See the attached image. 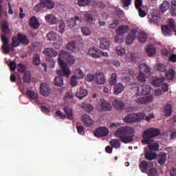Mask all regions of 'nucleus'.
Listing matches in <instances>:
<instances>
[{
  "instance_id": "a878e982",
  "label": "nucleus",
  "mask_w": 176,
  "mask_h": 176,
  "mask_svg": "<svg viewBox=\"0 0 176 176\" xmlns=\"http://www.w3.org/2000/svg\"><path fill=\"white\" fill-rule=\"evenodd\" d=\"M157 160L160 164H164L167 160V155L164 153H160L159 155H157Z\"/></svg>"
},
{
  "instance_id": "423d86ee",
  "label": "nucleus",
  "mask_w": 176,
  "mask_h": 176,
  "mask_svg": "<svg viewBox=\"0 0 176 176\" xmlns=\"http://www.w3.org/2000/svg\"><path fill=\"white\" fill-rule=\"evenodd\" d=\"M144 113L140 112L127 115L124 117L123 120L124 123H138V122H141V120H144Z\"/></svg>"
},
{
  "instance_id": "0eeeda50",
  "label": "nucleus",
  "mask_w": 176,
  "mask_h": 176,
  "mask_svg": "<svg viewBox=\"0 0 176 176\" xmlns=\"http://www.w3.org/2000/svg\"><path fill=\"white\" fill-rule=\"evenodd\" d=\"M47 39L50 41H54L56 49H58L63 45V38L57 36L54 32H50L47 34Z\"/></svg>"
},
{
  "instance_id": "7c9ffc66",
  "label": "nucleus",
  "mask_w": 176,
  "mask_h": 176,
  "mask_svg": "<svg viewBox=\"0 0 176 176\" xmlns=\"http://www.w3.org/2000/svg\"><path fill=\"white\" fill-rule=\"evenodd\" d=\"M88 91L87 89L80 88V90L77 91L76 96L80 100H82L83 97H86L87 96Z\"/></svg>"
},
{
  "instance_id": "8fccbe9b",
  "label": "nucleus",
  "mask_w": 176,
  "mask_h": 176,
  "mask_svg": "<svg viewBox=\"0 0 176 176\" xmlns=\"http://www.w3.org/2000/svg\"><path fill=\"white\" fill-rule=\"evenodd\" d=\"M11 45L12 46H13V47H17V46H19L20 40L19 39V37H16V36L12 37V41Z\"/></svg>"
},
{
  "instance_id": "c03bdc74",
  "label": "nucleus",
  "mask_w": 176,
  "mask_h": 176,
  "mask_svg": "<svg viewBox=\"0 0 176 176\" xmlns=\"http://www.w3.org/2000/svg\"><path fill=\"white\" fill-rule=\"evenodd\" d=\"M23 74V82H25V83H30V81L31 80V76L30 75V72L26 71Z\"/></svg>"
},
{
  "instance_id": "dca6fc26",
  "label": "nucleus",
  "mask_w": 176,
  "mask_h": 176,
  "mask_svg": "<svg viewBox=\"0 0 176 176\" xmlns=\"http://www.w3.org/2000/svg\"><path fill=\"white\" fill-rule=\"evenodd\" d=\"M135 35H137V30H132L131 32L129 33L126 38L125 40V43L126 45H131L135 40Z\"/></svg>"
},
{
  "instance_id": "13d9d810",
  "label": "nucleus",
  "mask_w": 176,
  "mask_h": 176,
  "mask_svg": "<svg viewBox=\"0 0 176 176\" xmlns=\"http://www.w3.org/2000/svg\"><path fill=\"white\" fill-rule=\"evenodd\" d=\"M81 31H82L83 35H86L87 36L90 35V34H91L90 29H89V28H87V27L82 28Z\"/></svg>"
},
{
  "instance_id": "20e7f679",
  "label": "nucleus",
  "mask_w": 176,
  "mask_h": 176,
  "mask_svg": "<svg viewBox=\"0 0 176 176\" xmlns=\"http://www.w3.org/2000/svg\"><path fill=\"white\" fill-rule=\"evenodd\" d=\"M139 69L140 72L137 76L138 80L144 83L146 82V78L151 75V68L146 64L142 63L139 65Z\"/></svg>"
},
{
  "instance_id": "39448f33",
  "label": "nucleus",
  "mask_w": 176,
  "mask_h": 176,
  "mask_svg": "<svg viewBox=\"0 0 176 176\" xmlns=\"http://www.w3.org/2000/svg\"><path fill=\"white\" fill-rule=\"evenodd\" d=\"M56 3L50 0H40V3L34 6L35 12H43V9L49 10L54 9Z\"/></svg>"
},
{
  "instance_id": "412c9836",
  "label": "nucleus",
  "mask_w": 176,
  "mask_h": 176,
  "mask_svg": "<svg viewBox=\"0 0 176 176\" xmlns=\"http://www.w3.org/2000/svg\"><path fill=\"white\" fill-rule=\"evenodd\" d=\"M88 54L93 57V58H100V50L91 47L89 50Z\"/></svg>"
},
{
  "instance_id": "338daca9",
  "label": "nucleus",
  "mask_w": 176,
  "mask_h": 176,
  "mask_svg": "<svg viewBox=\"0 0 176 176\" xmlns=\"http://www.w3.org/2000/svg\"><path fill=\"white\" fill-rule=\"evenodd\" d=\"M56 116H58V118H60V119H65V114H63V112H61L60 111H56Z\"/></svg>"
},
{
  "instance_id": "9d476101",
  "label": "nucleus",
  "mask_w": 176,
  "mask_h": 176,
  "mask_svg": "<svg viewBox=\"0 0 176 176\" xmlns=\"http://www.w3.org/2000/svg\"><path fill=\"white\" fill-rule=\"evenodd\" d=\"M1 42L3 43L2 49L4 54H9L10 53V46L9 45V39L5 35L1 36Z\"/></svg>"
},
{
  "instance_id": "b1692460",
  "label": "nucleus",
  "mask_w": 176,
  "mask_h": 176,
  "mask_svg": "<svg viewBox=\"0 0 176 176\" xmlns=\"http://www.w3.org/2000/svg\"><path fill=\"white\" fill-rule=\"evenodd\" d=\"M113 105L117 109V111H123L124 109L125 104L121 100H116L113 102Z\"/></svg>"
},
{
  "instance_id": "680f3d73",
  "label": "nucleus",
  "mask_w": 176,
  "mask_h": 176,
  "mask_svg": "<svg viewBox=\"0 0 176 176\" xmlns=\"http://www.w3.org/2000/svg\"><path fill=\"white\" fill-rule=\"evenodd\" d=\"M84 109L86 112H90L94 109V107L90 104H87L84 106Z\"/></svg>"
},
{
  "instance_id": "2f4dec72",
  "label": "nucleus",
  "mask_w": 176,
  "mask_h": 176,
  "mask_svg": "<svg viewBox=\"0 0 176 176\" xmlns=\"http://www.w3.org/2000/svg\"><path fill=\"white\" fill-rule=\"evenodd\" d=\"M83 19L85 21H87L89 24L93 23V21H94V18L93 17V15L91 14L85 12L83 14Z\"/></svg>"
},
{
  "instance_id": "3c124183",
  "label": "nucleus",
  "mask_w": 176,
  "mask_h": 176,
  "mask_svg": "<svg viewBox=\"0 0 176 176\" xmlns=\"http://www.w3.org/2000/svg\"><path fill=\"white\" fill-rule=\"evenodd\" d=\"M146 174H148V176H157V170L156 168L151 167Z\"/></svg>"
},
{
  "instance_id": "6e6552de",
  "label": "nucleus",
  "mask_w": 176,
  "mask_h": 176,
  "mask_svg": "<svg viewBox=\"0 0 176 176\" xmlns=\"http://www.w3.org/2000/svg\"><path fill=\"white\" fill-rule=\"evenodd\" d=\"M52 89H50V86L47 82H41L40 85V94L43 97H48L50 94Z\"/></svg>"
},
{
  "instance_id": "bb28decb",
  "label": "nucleus",
  "mask_w": 176,
  "mask_h": 176,
  "mask_svg": "<svg viewBox=\"0 0 176 176\" xmlns=\"http://www.w3.org/2000/svg\"><path fill=\"white\" fill-rule=\"evenodd\" d=\"M148 21L151 24H157L160 21V16L155 14L148 15Z\"/></svg>"
},
{
  "instance_id": "6ab92c4d",
  "label": "nucleus",
  "mask_w": 176,
  "mask_h": 176,
  "mask_svg": "<svg viewBox=\"0 0 176 176\" xmlns=\"http://www.w3.org/2000/svg\"><path fill=\"white\" fill-rule=\"evenodd\" d=\"M43 54L47 57H56L57 56V51L53 48H44Z\"/></svg>"
},
{
  "instance_id": "f8f14e48",
  "label": "nucleus",
  "mask_w": 176,
  "mask_h": 176,
  "mask_svg": "<svg viewBox=\"0 0 176 176\" xmlns=\"http://www.w3.org/2000/svg\"><path fill=\"white\" fill-rule=\"evenodd\" d=\"M151 89L152 87H151V85H144L138 88V91L139 94H141L142 96H146L151 93Z\"/></svg>"
},
{
  "instance_id": "4d7b16f0",
  "label": "nucleus",
  "mask_w": 176,
  "mask_h": 176,
  "mask_svg": "<svg viewBox=\"0 0 176 176\" xmlns=\"http://www.w3.org/2000/svg\"><path fill=\"white\" fill-rule=\"evenodd\" d=\"M8 66L10 67L11 71H14V69H16V68L17 67V63H16V62L14 61L10 60Z\"/></svg>"
},
{
  "instance_id": "e433bc0d",
  "label": "nucleus",
  "mask_w": 176,
  "mask_h": 176,
  "mask_svg": "<svg viewBox=\"0 0 176 176\" xmlns=\"http://www.w3.org/2000/svg\"><path fill=\"white\" fill-rule=\"evenodd\" d=\"M146 53L149 56H155V54H156V50L155 49V47H153V46L148 45L146 50Z\"/></svg>"
},
{
  "instance_id": "4be33fe9",
  "label": "nucleus",
  "mask_w": 176,
  "mask_h": 176,
  "mask_svg": "<svg viewBox=\"0 0 176 176\" xmlns=\"http://www.w3.org/2000/svg\"><path fill=\"white\" fill-rule=\"evenodd\" d=\"M111 41H108L107 38L100 39V44L99 47L100 49H102V50H107V49H109Z\"/></svg>"
},
{
  "instance_id": "a18cd8bd",
  "label": "nucleus",
  "mask_w": 176,
  "mask_h": 176,
  "mask_svg": "<svg viewBox=\"0 0 176 176\" xmlns=\"http://www.w3.org/2000/svg\"><path fill=\"white\" fill-rule=\"evenodd\" d=\"M110 144L116 149H118V148H120V141H119V140H118V139H114V140L110 141Z\"/></svg>"
},
{
  "instance_id": "f257e3e1",
  "label": "nucleus",
  "mask_w": 176,
  "mask_h": 176,
  "mask_svg": "<svg viewBox=\"0 0 176 176\" xmlns=\"http://www.w3.org/2000/svg\"><path fill=\"white\" fill-rule=\"evenodd\" d=\"M64 60L67 61L68 65ZM58 63L60 69L57 71V74L59 76L55 77L54 83L55 86L61 87L64 83V79L61 76H67V78L69 76L71 70H69L68 65H72V64L75 63V58L66 51H60L58 58Z\"/></svg>"
},
{
  "instance_id": "864d4df0",
  "label": "nucleus",
  "mask_w": 176,
  "mask_h": 176,
  "mask_svg": "<svg viewBox=\"0 0 176 176\" xmlns=\"http://www.w3.org/2000/svg\"><path fill=\"white\" fill-rule=\"evenodd\" d=\"M17 70L19 71V72H21L22 74H24L25 72H27V71H25L26 68L25 67V65L21 64V63H19L17 67Z\"/></svg>"
},
{
  "instance_id": "49530a36",
  "label": "nucleus",
  "mask_w": 176,
  "mask_h": 176,
  "mask_svg": "<svg viewBox=\"0 0 176 176\" xmlns=\"http://www.w3.org/2000/svg\"><path fill=\"white\" fill-rule=\"evenodd\" d=\"M170 14L173 16H176V1L171 2Z\"/></svg>"
},
{
  "instance_id": "f3484780",
  "label": "nucleus",
  "mask_w": 176,
  "mask_h": 176,
  "mask_svg": "<svg viewBox=\"0 0 176 176\" xmlns=\"http://www.w3.org/2000/svg\"><path fill=\"white\" fill-rule=\"evenodd\" d=\"M105 75L104 73H96L95 74V82L98 85H104L105 83Z\"/></svg>"
},
{
  "instance_id": "a211bd4d",
  "label": "nucleus",
  "mask_w": 176,
  "mask_h": 176,
  "mask_svg": "<svg viewBox=\"0 0 176 176\" xmlns=\"http://www.w3.org/2000/svg\"><path fill=\"white\" fill-rule=\"evenodd\" d=\"M82 23V19H80L78 16H76L74 18H71L67 21V24L68 27L70 28H74L76 25V22Z\"/></svg>"
},
{
  "instance_id": "1a4fd4ad",
  "label": "nucleus",
  "mask_w": 176,
  "mask_h": 176,
  "mask_svg": "<svg viewBox=\"0 0 176 176\" xmlns=\"http://www.w3.org/2000/svg\"><path fill=\"white\" fill-rule=\"evenodd\" d=\"M153 167V163L151 162H146L145 160H143L140 164V168L142 173H144L146 174L148 171H149L150 168H152Z\"/></svg>"
},
{
  "instance_id": "69168bd1",
  "label": "nucleus",
  "mask_w": 176,
  "mask_h": 176,
  "mask_svg": "<svg viewBox=\"0 0 176 176\" xmlns=\"http://www.w3.org/2000/svg\"><path fill=\"white\" fill-rule=\"evenodd\" d=\"M76 72L78 75V76L79 79H83V78H85V74L83 72H82V70L78 69L76 71Z\"/></svg>"
},
{
  "instance_id": "58836bf2",
  "label": "nucleus",
  "mask_w": 176,
  "mask_h": 176,
  "mask_svg": "<svg viewBox=\"0 0 176 176\" xmlns=\"http://www.w3.org/2000/svg\"><path fill=\"white\" fill-rule=\"evenodd\" d=\"M1 28L4 34H9V32H10V30H9V25H8V22L6 21L1 22Z\"/></svg>"
},
{
  "instance_id": "4468645a",
  "label": "nucleus",
  "mask_w": 176,
  "mask_h": 176,
  "mask_svg": "<svg viewBox=\"0 0 176 176\" xmlns=\"http://www.w3.org/2000/svg\"><path fill=\"white\" fill-rule=\"evenodd\" d=\"M45 20L46 23H47L50 25H53L58 21V19H57V17H56V16H54V14H48L45 15Z\"/></svg>"
},
{
  "instance_id": "0e129e2a",
  "label": "nucleus",
  "mask_w": 176,
  "mask_h": 176,
  "mask_svg": "<svg viewBox=\"0 0 176 176\" xmlns=\"http://www.w3.org/2000/svg\"><path fill=\"white\" fill-rule=\"evenodd\" d=\"M142 6V0H135V7L137 10L141 9Z\"/></svg>"
},
{
  "instance_id": "e2e57ef3",
  "label": "nucleus",
  "mask_w": 176,
  "mask_h": 176,
  "mask_svg": "<svg viewBox=\"0 0 176 176\" xmlns=\"http://www.w3.org/2000/svg\"><path fill=\"white\" fill-rule=\"evenodd\" d=\"M77 133L80 134V135H85V129L82 126H76Z\"/></svg>"
},
{
  "instance_id": "6e6d98bb",
  "label": "nucleus",
  "mask_w": 176,
  "mask_h": 176,
  "mask_svg": "<svg viewBox=\"0 0 176 176\" xmlns=\"http://www.w3.org/2000/svg\"><path fill=\"white\" fill-rule=\"evenodd\" d=\"M76 47L75 41H72L67 45V50L74 51Z\"/></svg>"
},
{
  "instance_id": "bf43d9fd",
  "label": "nucleus",
  "mask_w": 176,
  "mask_h": 176,
  "mask_svg": "<svg viewBox=\"0 0 176 176\" xmlns=\"http://www.w3.org/2000/svg\"><path fill=\"white\" fill-rule=\"evenodd\" d=\"M95 78L96 75L94 76L91 74H89L87 75L85 80H87V82H93V80H95Z\"/></svg>"
},
{
  "instance_id": "37998d69",
  "label": "nucleus",
  "mask_w": 176,
  "mask_h": 176,
  "mask_svg": "<svg viewBox=\"0 0 176 176\" xmlns=\"http://www.w3.org/2000/svg\"><path fill=\"white\" fill-rule=\"evenodd\" d=\"M20 43H28V38L23 34H18Z\"/></svg>"
},
{
  "instance_id": "5701e85b",
  "label": "nucleus",
  "mask_w": 176,
  "mask_h": 176,
  "mask_svg": "<svg viewBox=\"0 0 176 176\" xmlns=\"http://www.w3.org/2000/svg\"><path fill=\"white\" fill-rule=\"evenodd\" d=\"M56 24V30L63 34L65 32V23L63 20H58Z\"/></svg>"
},
{
  "instance_id": "7ed1b4c3",
  "label": "nucleus",
  "mask_w": 176,
  "mask_h": 176,
  "mask_svg": "<svg viewBox=\"0 0 176 176\" xmlns=\"http://www.w3.org/2000/svg\"><path fill=\"white\" fill-rule=\"evenodd\" d=\"M160 134V131L157 129H149L143 132V140L142 141V144H146L148 145H151L152 142H153V140H151L150 138H153L155 137H157Z\"/></svg>"
},
{
  "instance_id": "c85d7f7f",
  "label": "nucleus",
  "mask_w": 176,
  "mask_h": 176,
  "mask_svg": "<svg viewBox=\"0 0 176 176\" xmlns=\"http://www.w3.org/2000/svg\"><path fill=\"white\" fill-rule=\"evenodd\" d=\"M164 116L165 118H169L173 114V107L170 104H166L164 107Z\"/></svg>"
},
{
  "instance_id": "cd10ccee",
  "label": "nucleus",
  "mask_w": 176,
  "mask_h": 176,
  "mask_svg": "<svg viewBox=\"0 0 176 176\" xmlns=\"http://www.w3.org/2000/svg\"><path fill=\"white\" fill-rule=\"evenodd\" d=\"M129 28L127 25H120L117 29V35H124L129 31Z\"/></svg>"
},
{
  "instance_id": "09e8293b",
  "label": "nucleus",
  "mask_w": 176,
  "mask_h": 176,
  "mask_svg": "<svg viewBox=\"0 0 176 176\" xmlns=\"http://www.w3.org/2000/svg\"><path fill=\"white\" fill-rule=\"evenodd\" d=\"M148 149L150 151H154L156 152V151H159V143H152L148 145Z\"/></svg>"
},
{
  "instance_id": "ddd939ff",
  "label": "nucleus",
  "mask_w": 176,
  "mask_h": 176,
  "mask_svg": "<svg viewBox=\"0 0 176 176\" xmlns=\"http://www.w3.org/2000/svg\"><path fill=\"white\" fill-rule=\"evenodd\" d=\"M152 101H153V96L141 97L136 100L137 104H151Z\"/></svg>"
},
{
  "instance_id": "de8ad7c7",
  "label": "nucleus",
  "mask_w": 176,
  "mask_h": 176,
  "mask_svg": "<svg viewBox=\"0 0 176 176\" xmlns=\"http://www.w3.org/2000/svg\"><path fill=\"white\" fill-rule=\"evenodd\" d=\"M118 79V76H116V73H113L110 77L109 83L111 85V86H113V85L116 84Z\"/></svg>"
},
{
  "instance_id": "72a5a7b5",
  "label": "nucleus",
  "mask_w": 176,
  "mask_h": 176,
  "mask_svg": "<svg viewBox=\"0 0 176 176\" xmlns=\"http://www.w3.org/2000/svg\"><path fill=\"white\" fill-rule=\"evenodd\" d=\"M147 38L148 36L146 35V33L144 32H140L138 34V39L140 43H145V42H146Z\"/></svg>"
},
{
  "instance_id": "603ef678",
  "label": "nucleus",
  "mask_w": 176,
  "mask_h": 176,
  "mask_svg": "<svg viewBox=\"0 0 176 176\" xmlns=\"http://www.w3.org/2000/svg\"><path fill=\"white\" fill-rule=\"evenodd\" d=\"M90 3V0H78L77 5L80 7L87 6Z\"/></svg>"
},
{
  "instance_id": "393cba45",
  "label": "nucleus",
  "mask_w": 176,
  "mask_h": 176,
  "mask_svg": "<svg viewBox=\"0 0 176 176\" xmlns=\"http://www.w3.org/2000/svg\"><path fill=\"white\" fill-rule=\"evenodd\" d=\"M82 122L86 127H91V126H93V120L90 118V116L86 114L82 116Z\"/></svg>"
},
{
  "instance_id": "774afa93",
  "label": "nucleus",
  "mask_w": 176,
  "mask_h": 176,
  "mask_svg": "<svg viewBox=\"0 0 176 176\" xmlns=\"http://www.w3.org/2000/svg\"><path fill=\"white\" fill-rule=\"evenodd\" d=\"M169 60L172 63H176V54H172L169 56Z\"/></svg>"
},
{
  "instance_id": "052dcab7",
  "label": "nucleus",
  "mask_w": 176,
  "mask_h": 176,
  "mask_svg": "<svg viewBox=\"0 0 176 176\" xmlns=\"http://www.w3.org/2000/svg\"><path fill=\"white\" fill-rule=\"evenodd\" d=\"M166 69H167V67L164 64H160L157 68V70L160 71V72H164Z\"/></svg>"
},
{
  "instance_id": "473e14b6",
  "label": "nucleus",
  "mask_w": 176,
  "mask_h": 176,
  "mask_svg": "<svg viewBox=\"0 0 176 176\" xmlns=\"http://www.w3.org/2000/svg\"><path fill=\"white\" fill-rule=\"evenodd\" d=\"M101 108L103 111H111L112 106L108 102L104 100L101 102Z\"/></svg>"
},
{
  "instance_id": "79ce46f5",
  "label": "nucleus",
  "mask_w": 176,
  "mask_h": 176,
  "mask_svg": "<svg viewBox=\"0 0 176 176\" xmlns=\"http://www.w3.org/2000/svg\"><path fill=\"white\" fill-rule=\"evenodd\" d=\"M116 52L118 56H124V54L126 53V50H124V48L121 46H118L116 48Z\"/></svg>"
},
{
  "instance_id": "4c0bfd02",
  "label": "nucleus",
  "mask_w": 176,
  "mask_h": 176,
  "mask_svg": "<svg viewBox=\"0 0 176 176\" xmlns=\"http://www.w3.org/2000/svg\"><path fill=\"white\" fill-rule=\"evenodd\" d=\"M64 111L66 113L67 118H68L69 120H72L74 119V115L72 114V109L69 107H65Z\"/></svg>"
},
{
  "instance_id": "a19ab883",
  "label": "nucleus",
  "mask_w": 176,
  "mask_h": 176,
  "mask_svg": "<svg viewBox=\"0 0 176 176\" xmlns=\"http://www.w3.org/2000/svg\"><path fill=\"white\" fill-rule=\"evenodd\" d=\"M33 64L34 65H39L41 64V56L38 54L33 55Z\"/></svg>"
},
{
  "instance_id": "9b49d317",
  "label": "nucleus",
  "mask_w": 176,
  "mask_h": 176,
  "mask_svg": "<svg viewBox=\"0 0 176 176\" xmlns=\"http://www.w3.org/2000/svg\"><path fill=\"white\" fill-rule=\"evenodd\" d=\"M108 129L105 127H99L96 129L94 132V134L96 137L100 138L101 137H105L108 135Z\"/></svg>"
},
{
  "instance_id": "ea45409f",
  "label": "nucleus",
  "mask_w": 176,
  "mask_h": 176,
  "mask_svg": "<svg viewBox=\"0 0 176 176\" xmlns=\"http://www.w3.org/2000/svg\"><path fill=\"white\" fill-rule=\"evenodd\" d=\"M144 157L145 159H146V160H153L157 157L156 153H151V152L146 153L144 155Z\"/></svg>"
},
{
  "instance_id": "f03ea898",
  "label": "nucleus",
  "mask_w": 176,
  "mask_h": 176,
  "mask_svg": "<svg viewBox=\"0 0 176 176\" xmlns=\"http://www.w3.org/2000/svg\"><path fill=\"white\" fill-rule=\"evenodd\" d=\"M134 134L135 129L131 126H121L116 131L115 135L120 138L121 142L124 144H130L134 141Z\"/></svg>"
},
{
  "instance_id": "2eb2a0df",
  "label": "nucleus",
  "mask_w": 176,
  "mask_h": 176,
  "mask_svg": "<svg viewBox=\"0 0 176 176\" xmlns=\"http://www.w3.org/2000/svg\"><path fill=\"white\" fill-rule=\"evenodd\" d=\"M166 78L164 77H154L151 80V84L154 87H160V85L164 83Z\"/></svg>"
},
{
  "instance_id": "aec40b11",
  "label": "nucleus",
  "mask_w": 176,
  "mask_h": 176,
  "mask_svg": "<svg viewBox=\"0 0 176 176\" xmlns=\"http://www.w3.org/2000/svg\"><path fill=\"white\" fill-rule=\"evenodd\" d=\"M29 25L30 28H33V30H38L41 24H39V21H38V19H36V16H32L29 21Z\"/></svg>"
},
{
  "instance_id": "c9c22d12",
  "label": "nucleus",
  "mask_w": 176,
  "mask_h": 176,
  "mask_svg": "<svg viewBox=\"0 0 176 176\" xmlns=\"http://www.w3.org/2000/svg\"><path fill=\"white\" fill-rule=\"evenodd\" d=\"M170 8V3L168 1H165L161 4L160 6V9L162 13H164L166 10H168V8Z\"/></svg>"
},
{
  "instance_id": "c756f323",
  "label": "nucleus",
  "mask_w": 176,
  "mask_h": 176,
  "mask_svg": "<svg viewBox=\"0 0 176 176\" xmlns=\"http://www.w3.org/2000/svg\"><path fill=\"white\" fill-rule=\"evenodd\" d=\"M124 90V86L122 83L116 84L114 86V94L118 96Z\"/></svg>"
},
{
  "instance_id": "5fc2aeb1",
  "label": "nucleus",
  "mask_w": 176,
  "mask_h": 176,
  "mask_svg": "<svg viewBox=\"0 0 176 176\" xmlns=\"http://www.w3.org/2000/svg\"><path fill=\"white\" fill-rule=\"evenodd\" d=\"M76 79H78V77H76V76H72L71 81H70V85H72V86L73 87L77 86L78 80Z\"/></svg>"
},
{
  "instance_id": "f704fd0d",
  "label": "nucleus",
  "mask_w": 176,
  "mask_h": 176,
  "mask_svg": "<svg viewBox=\"0 0 176 176\" xmlns=\"http://www.w3.org/2000/svg\"><path fill=\"white\" fill-rule=\"evenodd\" d=\"M26 94L28 96L30 100H38V94L34 92V91L28 90Z\"/></svg>"
}]
</instances>
